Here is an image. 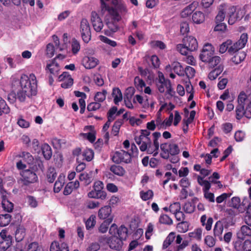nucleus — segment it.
Segmentation results:
<instances>
[{"mask_svg": "<svg viewBox=\"0 0 251 251\" xmlns=\"http://www.w3.org/2000/svg\"><path fill=\"white\" fill-rule=\"evenodd\" d=\"M30 78L31 79V84L26 85L27 82L25 79H24L23 81V87L17 92V99L20 102H24L26 97L30 98L37 94V81L35 75L31 74Z\"/></svg>", "mask_w": 251, "mask_h": 251, "instance_id": "nucleus-2", "label": "nucleus"}, {"mask_svg": "<svg viewBox=\"0 0 251 251\" xmlns=\"http://www.w3.org/2000/svg\"><path fill=\"white\" fill-rule=\"evenodd\" d=\"M80 31L83 41L88 43L91 38V32L88 21L86 19H82L80 22Z\"/></svg>", "mask_w": 251, "mask_h": 251, "instance_id": "nucleus-8", "label": "nucleus"}, {"mask_svg": "<svg viewBox=\"0 0 251 251\" xmlns=\"http://www.w3.org/2000/svg\"><path fill=\"white\" fill-rule=\"evenodd\" d=\"M111 220L109 221H104L99 227V231L101 233H106L108 229L110 224L112 223Z\"/></svg>", "mask_w": 251, "mask_h": 251, "instance_id": "nucleus-53", "label": "nucleus"}, {"mask_svg": "<svg viewBox=\"0 0 251 251\" xmlns=\"http://www.w3.org/2000/svg\"><path fill=\"white\" fill-rule=\"evenodd\" d=\"M202 229L197 228L194 232L189 233V236L190 238H194L198 240H201V239Z\"/></svg>", "mask_w": 251, "mask_h": 251, "instance_id": "nucleus-56", "label": "nucleus"}, {"mask_svg": "<svg viewBox=\"0 0 251 251\" xmlns=\"http://www.w3.org/2000/svg\"><path fill=\"white\" fill-rule=\"evenodd\" d=\"M119 238L122 241L126 240L128 236V229L124 225L121 226L117 230Z\"/></svg>", "mask_w": 251, "mask_h": 251, "instance_id": "nucleus-32", "label": "nucleus"}, {"mask_svg": "<svg viewBox=\"0 0 251 251\" xmlns=\"http://www.w3.org/2000/svg\"><path fill=\"white\" fill-rule=\"evenodd\" d=\"M195 204L193 201H188L184 204L183 209L186 213H192L195 209Z\"/></svg>", "mask_w": 251, "mask_h": 251, "instance_id": "nucleus-42", "label": "nucleus"}, {"mask_svg": "<svg viewBox=\"0 0 251 251\" xmlns=\"http://www.w3.org/2000/svg\"><path fill=\"white\" fill-rule=\"evenodd\" d=\"M20 157H22L28 164H33L34 158L29 152L23 151L20 155Z\"/></svg>", "mask_w": 251, "mask_h": 251, "instance_id": "nucleus-44", "label": "nucleus"}, {"mask_svg": "<svg viewBox=\"0 0 251 251\" xmlns=\"http://www.w3.org/2000/svg\"><path fill=\"white\" fill-rule=\"evenodd\" d=\"M245 112L244 104H238L236 108V118L240 120L244 116Z\"/></svg>", "mask_w": 251, "mask_h": 251, "instance_id": "nucleus-50", "label": "nucleus"}, {"mask_svg": "<svg viewBox=\"0 0 251 251\" xmlns=\"http://www.w3.org/2000/svg\"><path fill=\"white\" fill-rule=\"evenodd\" d=\"M175 238V233L171 232L167 237L163 244V249H165L174 241Z\"/></svg>", "mask_w": 251, "mask_h": 251, "instance_id": "nucleus-45", "label": "nucleus"}, {"mask_svg": "<svg viewBox=\"0 0 251 251\" xmlns=\"http://www.w3.org/2000/svg\"><path fill=\"white\" fill-rule=\"evenodd\" d=\"M223 230L224 227L222 223L220 221H217L215 225L213 232L215 237L220 241L223 239L222 234Z\"/></svg>", "mask_w": 251, "mask_h": 251, "instance_id": "nucleus-23", "label": "nucleus"}, {"mask_svg": "<svg viewBox=\"0 0 251 251\" xmlns=\"http://www.w3.org/2000/svg\"><path fill=\"white\" fill-rule=\"evenodd\" d=\"M100 14L105 16L111 15L113 17H118L119 16L117 10L106 4L104 0H100Z\"/></svg>", "mask_w": 251, "mask_h": 251, "instance_id": "nucleus-13", "label": "nucleus"}, {"mask_svg": "<svg viewBox=\"0 0 251 251\" xmlns=\"http://www.w3.org/2000/svg\"><path fill=\"white\" fill-rule=\"evenodd\" d=\"M59 79L60 80L63 81L61 86V87L64 89L71 87L74 83V80L72 77L65 72H64L62 75H59Z\"/></svg>", "mask_w": 251, "mask_h": 251, "instance_id": "nucleus-17", "label": "nucleus"}, {"mask_svg": "<svg viewBox=\"0 0 251 251\" xmlns=\"http://www.w3.org/2000/svg\"><path fill=\"white\" fill-rule=\"evenodd\" d=\"M12 244V237H8V239L0 242V251H6Z\"/></svg>", "mask_w": 251, "mask_h": 251, "instance_id": "nucleus-41", "label": "nucleus"}, {"mask_svg": "<svg viewBox=\"0 0 251 251\" xmlns=\"http://www.w3.org/2000/svg\"><path fill=\"white\" fill-rule=\"evenodd\" d=\"M151 132L147 129L141 130V134L139 137L136 136L134 138L136 143L139 146L140 150L142 151L147 150L149 153H153V156L157 155V132H154L153 136V145L149 136Z\"/></svg>", "mask_w": 251, "mask_h": 251, "instance_id": "nucleus-1", "label": "nucleus"}, {"mask_svg": "<svg viewBox=\"0 0 251 251\" xmlns=\"http://www.w3.org/2000/svg\"><path fill=\"white\" fill-rule=\"evenodd\" d=\"M63 179L59 177L57 180L56 181L54 185V191L55 193H58L62 188L64 185Z\"/></svg>", "mask_w": 251, "mask_h": 251, "instance_id": "nucleus-58", "label": "nucleus"}, {"mask_svg": "<svg viewBox=\"0 0 251 251\" xmlns=\"http://www.w3.org/2000/svg\"><path fill=\"white\" fill-rule=\"evenodd\" d=\"M140 196L141 198L143 201H147V200L151 199L153 197V194L152 191L150 190H149L146 192L141 191L140 192Z\"/></svg>", "mask_w": 251, "mask_h": 251, "instance_id": "nucleus-54", "label": "nucleus"}, {"mask_svg": "<svg viewBox=\"0 0 251 251\" xmlns=\"http://www.w3.org/2000/svg\"><path fill=\"white\" fill-rule=\"evenodd\" d=\"M47 68L49 69L50 74L57 75L59 71V66L55 60H52L50 64H48Z\"/></svg>", "mask_w": 251, "mask_h": 251, "instance_id": "nucleus-28", "label": "nucleus"}, {"mask_svg": "<svg viewBox=\"0 0 251 251\" xmlns=\"http://www.w3.org/2000/svg\"><path fill=\"white\" fill-rule=\"evenodd\" d=\"M50 251H69L67 244L65 242L59 244L57 241H53L50 246Z\"/></svg>", "mask_w": 251, "mask_h": 251, "instance_id": "nucleus-19", "label": "nucleus"}, {"mask_svg": "<svg viewBox=\"0 0 251 251\" xmlns=\"http://www.w3.org/2000/svg\"><path fill=\"white\" fill-rule=\"evenodd\" d=\"M99 219L104 221L111 222L114 219V215L112 214V208L110 205H106L100 208L98 213Z\"/></svg>", "mask_w": 251, "mask_h": 251, "instance_id": "nucleus-11", "label": "nucleus"}, {"mask_svg": "<svg viewBox=\"0 0 251 251\" xmlns=\"http://www.w3.org/2000/svg\"><path fill=\"white\" fill-rule=\"evenodd\" d=\"M107 243L110 249L116 251H120L123 245L122 240L116 236H112L109 237L108 239Z\"/></svg>", "mask_w": 251, "mask_h": 251, "instance_id": "nucleus-15", "label": "nucleus"}, {"mask_svg": "<svg viewBox=\"0 0 251 251\" xmlns=\"http://www.w3.org/2000/svg\"><path fill=\"white\" fill-rule=\"evenodd\" d=\"M132 155L128 151H126L121 150L119 151H116L113 156L112 160L116 164L124 163L128 164L131 162Z\"/></svg>", "mask_w": 251, "mask_h": 251, "instance_id": "nucleus-6", "label": "nucleus"}, {"mask_svg": "<svg viewBox=\"0 0 251 251\" xmlns=\"http://www.w3.org/2000/svg\"><path fill=\"white\" fill-rule=\"evenodd\" d=\"M91 21L94 30L96 32L100 31L103 26V24L101 19L96 11H92L91 12Z\"/></svg>", "mask_w": 251, "mask_h": 251, "instance_id": "nucleus-14", "label": "nucleus"}, {"mask_svg": "<svg viewBox=\"0 0 251 251\" xmlns=\"http://www.w3.org/2000/svg\"><path fill=\"white\" fill-rule=\"evenodd\" d=\"M89 130L91 132L86 133H81L83 137L86 138L91 143H93L96 140V131L93 126H87L84 127V130Z\"/></svg>", "mask_w": 251, "mask_h": 251, "instance_id": "nucleus-22", "label": "nucleus"}, {"mask_svg": "<svg viewBox=\"0 0 251 251\" xmlns=\"http://www.w3.org/2000/svg\"><path fill=\"white\" fill-rule=\"evenodd\" d=\"M82 156L84 159L87 161H91L94 156V152L93 150L86 149L82 152Z\"/></svg>", "mask_w": 251, "mask_h": 251, "instance_id": "nucleus-47", "label": "nucleus"}, {"mask_svg": "<svg viewBox=\"0 0 251 251\" xmlns=\"http://www.w3.org/2000/svg\"><path fill=\"white\" fill-rule=\"evenodd\" d=\"M134 84L136 88L140 91H142L143 88L146 85L144 80L141 79L139 76H136L135 77Z\"/></svg>", "mask_w": 251, "mask_h": 251, "instance_id": "nucleus-55", "label": "nucleus"}, {"mask_svg": "<svg viewBox=\"0 0 251 251\" xmlns=\"http://www.w3.org/2000/svg\"><path fill=\"white\" fill-rule=\"evenodd\" d=\"M27 202L30 207L35 208L38 205V201L35 198L31 196H28L26 197Z\"/></svg>", "mask_w": 251, "mask_h": 251, "instance_id": "nucleus-61", "label": "nucleus"}, {"mask_svg": "<svg viewBox=\"0 0 251 251\" xmlns=\"http://www.w3.org/2000/svg\"><path fill=\"white\" fill-rule=\"evenodd\" d=\"M21 177L20 180L24 185L29 186L36 183L38 180V177L35 172L30 170H25L20 173Z\"/></svg>", "mask_w": 251, "mask_h": 251, "instance_id": "nucleus-4", "label": "nucleus"}, {"mask_svg": "<svg viewBox=\"0 0 251 251\" xmlns=\"http://www.w3.org/2000/svg\"><path fill=\"white\" fill-rule=\"evenodd\" d=\"M248 35L247 33H243L241 35L239 40L236 42L232 44L228 50V52L230 54H233L238 51L240 50L243 49L246 45L248 41Z\"/></svg>", "mask_w": 251, "mask_h": 251, "instance_id": "nucleus-7", "label": "nucleus"}, {"mask_svg": "<svg viewBox=\"0 0 251 251\" xmlns=\"http://www.w3.org/2000/svg\"><path fill=\"white\" fill-rule=\"evenodd\" d=\"M159 222L161 224L166 225H172L173 223L172 220L167 215H162L160 216Z\"/></svg>", "mask_w": 251, "mask_h": 251, "instance_id": "nucleus-63", "label": "nucleus"}, {"mask_svg": "<svg viewBox=\"0 0 251 251\" xmlns=\"http://www.w3.org/2000/svg\"><path fill=\"white\" fill-rule=\"evenodd\" d=\"M41 150L45 159L47 160H50L52 156V150L49 144L47 143L42 144Z\"/></svg>", "mask_w": 251, "mask_h": 251, "instance_id": "nucleus-26", "label": "nucleus"}, {"mask_svg": "<svg viewBox=\"0 0 251 251\" xmlns=\"http://www.w3.org/2000/svg\"><path fill=\"white\" fill-rule=\"evenodd\" d=\"M225 18V11L223 6H221L219 11L216 17L215 20L217 24L223 21Z\"/></svg>", "mask_w": 251, "mask_h": 251, "instance_id": "nucleus-51", "label": "nucleus"}, {"mask_svg": "<svg viewBox=\"0 0 251 251\" xmlns=\"http://www.w3.org/2000/svg\"><path fill=\"white\" fill-rule=\"evenodd\" d=\"M24 79H25L27 82L26 85L31 84V79L30 78V74L29 76L25 74L22 75L20 80L15 77H12L11 78V87L13 90H14L19 88H23V81Z\"/></svg>", "mask_w": 251, "mask_h": 251, "instance_id": "nucleus-12", "label": "nucleus"}, {"mask_svg": "<svg viewBox=\"0 0 251 251\" xmlns=\"http://www.w3.org/2000/svg\"><path fill=\"white\" fill-rule=\"evenodd\" d=\"M107 91L105 90H103L102 92H97L95 96V100L98 102H101L103 101L106 99V95Z\"/></svg>", "mask_w": 251, "mask_h": 251, "instance_id": "nucleus-49", "label": "nucleus"}, {"mask_svg": "<svg viewBox=\"0 0 251 251\" xmlns=\"http://www.w3.org/2000/svg\"><path fill=\"white\" fill-rule=\"evenodd\" d=\"M192 19L194 23L199 24L204 21L205 16L202 12L197 11L193 14Z\"/></svg>", "mask_w": 251, "mask_h": 251, "instance_id": "nucleus-31", "label": "nucleus"}, {"mask_svg": "<svg viewBox=\"0 0 251 251\" xmlns=\"http://www.w3.org/2000/svg\"><path fill=\"white\" fill-rule=\"evenodd\" d=\"M158 90L160 93L165 92L166 95H169L167 97V99H170L175 94L172 88L170 80L166 79L163 73L160 72H158Z\"/></svg>", "mask_w": 251, "mask_h": 251, "instance_id": "nucleus-3", "label": "nucleus"}, {"mask_svg": "<svg viewBox=\"0 0 251 251\" xmlns=\"http://www.w3.org/2000/svg\"><path fill=\"white\" fill-rule=\"evenodd\" d=\"M198 5V3L197 2L194 1L183 10L181 12V16L184 17L189 15L196 8Z\"/></svg>", "mask_w": 251, "mask_h": 251, "instance_id": "nucleus-35", "label": "nucleus"}, {"mask_svg": "<svg viewBox=\"0 0 251 251\" xmlns=\"http://www.w3.org/2000/svg\"><path fill=\"white\" fill-rule=\"evenodd\" d=\"M207 217L205 215H202L201 218V222L203 226L205 225V229L209 231L211 229L213 220L212 218L209 217L206 221Z\"/></svg>", "mask_w": 251, "mask_h": 251, "instance_id": "nucleus-36", "label": "nucleus"}, {"mask_svg": "<svg viewBox=\"0 0 251 251\" xmlns=\"http://www.w3.org/2000/svg\"><path fill=\"white\" fill-rule=\"evenodd\" d=\"M99 60L93 56H85L83 57L82 63L86 69L94 68L99 64Z\"/></svg>", "mask_w": 251, "mask_h": 251, "instance_id": "nucleus-16", "label": "nucleus"}, {"mask_svg": "<svg viewBox=\"0 0 251 251\" xmlns=\"http://www.w3.org/2000/svg\"><path fill=\"white\" fill-rule=\"evenodd\" d=\"M96 224V217L94 215L90 216L85 222V226L86 229L87 230H90L93 228Z\"/></svg>", "mask_w": 251, "mask_h": 251, "instance_id": "nucleus-48", "label": "nucleus"}, {"mask_svg": "<svg viewBox=\"0 0 251 251\" xmlns=\"http://www.w3.org/2000/svg\"><path fill=\"white\" fill-rule=\"evenodd\" d=\"M25 235V228L23 226H19L17 227L15 232V238L17 241H22Z\"/></svg>", "mask_w": 251, "mask_h": 251, "instance_id": "nucleus-33", "label": "nucleus"}, {"mask_svg": "<svg viewBox=\"0 0 251 251\" xmlns=\"http://www.w3.org/2000/svg\"><path fill=\"white\" fill-rule=\"evenodd\" d=\"M72 52L74 54H76L80 49V45L75 38L72 39L71 43Z\"/></svg>", "mask_w": 251, "mask_h": 251, "instance_id": "nucleus-46", "label": "nucleus"}, {"mask_svg": "<svg viewBox=\"0 0 251 251\" xmlns=\"http://www.w3.org/2000/svg\"><path fill=\"white\" fill-rule=\"evenodd\" d=\"M88 197L90 198L104 200L106 198L107 194L103 189L92 190L88 193Z\"/></svg>", "mask_w": 251, "mask_h": 251, "instance_id": "nucleus-20", "label": "nucleus"}, {"mask_svg": "<svg viewBox=\"0 0 251 251\" xmlns=\"http://www.w3.org/2000/svg\"><path fill=\"white\" fill-rule=\"evenodd\" d=\"M109 170L115 175L119 176H123L126 173V170L122 166L119 165H112Z\"/></svg>", "mask_w": 251, "mask_h": 251, "instance_id": "nucleus-25", "label": "nucleus"}, {"mask_svg": "<svg viewBox=\"0 0 251 251\" xmlns=\"http://www.w3.org/2000/svg\"><path fill=\"white\" fill-rule=\"evenodd\" d=\"M121 17H113L109 21H106V25L108 27V30H104V33L107 36L111 35V34L116 32L119 29V25L118 24V22L120 20Z\"/></svg>", "mask_w": 251, "mask_h": 251, "instance_id": "nucleus-10", "label": "nucleus"}, {"mask_svg": "<svg viewBox=\"0 0 251 251\" xmlns=\"http://www.w3.org/2000/svg\"><path fill=\"white\" fill-rule=\"evenodd\" d=\"M11 220V216L9 214L0 215V227L9 225Z\"/></svg>", "mask_w": 251, "mask_h": 251, "instance_id": "nucleus-38", "label": "nucleus"}, {"mask_svg": "<svg viewBox=\"0 0 251 251\" xmlns=\"http://www.w3.org/2000/svg\"><path fill=\"white\" fill-rule=\"evenodd\" d=\"M183 43L190 51H193L197 50L198 42L197 40L192 36L187 37L183 39Z\"/></svg>", "mask_w": 251, "mask_h": 251, "instance_id": "nucleus-18", "label": "nucleus"}, {"mask_svg": "<svg viewBox=\"0 0 251 251\" xmlns=\"http://www.w3.org/2000/svg\"><path fill=\"white\" fill-rule=\"evenodd\" d=\"M112 3L115 5L116 9L121 13H126L127 12V9L125 3H124L122 0L119 1L116 0H112Z\"/></svg>", "mask_w": 251, "mask_h": 251, "instance_id": "nucleus-30", "label": "nucleus"}, {"mask_svg": "<svg viewBox=\"0 0 251 251\" xmlns=\"http://www.w3.org/2000/svg\"><path fill=\"white\" fill-rule=\"evenodd\" d=\"M221 61V58L220 57L218 56H213L211 58L210 60L208 61L207 63L210 67L214 68L218 64H219Z\"/></svg>", "mask_w": 251, "mask_h": 251, "instance_id": "nucleus-57", "label": "nucleus"}, {"mask_svg": "<svg viewBox=\"0 0 251 251\" xmlns=\"http://www.w3.org/2000/svg\"><path fill=\"white\" fill-rule=\"evenodd\" d=\"M112 95L114 98V102L115 104H118L123 99L122 92L119 88L116 87L113 89Z\"/></svg>", "mask_w": 251, "mask_h": 251, "instance_id": "nucleus-29", "label": "nucleus"}, {"mask_svg": "<svg viewBox=\"0 0 251 251\" xmlns=\"http://www.w3.org/2000/svg\"><path fill=\"white\" fill-rule=\"evenodd\" d=\"M9 112V107L7 105L5 101L0 97V115L3 114H8Z\"/></svg>", "mask_w": 251, "mask_h": 251, "instance_id": "nucleus-43", "label": "nucleus"}, {"mask_svg": "<svg viewBox=\"0 0 251 251\" xmlns=\"http://www.w3.org/2000/svg\"><path fill=\"white\" fill-rule=\"evenodd\" d=\"M145 60L148 62L149 65L151 67L153 68H157V56L155 55L150 56V55H146L145 57Z\"/></svg>", "mask_w": 251, "mask_h": 251, "instance_id": "nucleus-40", "label": "nucleus"}, {"mask_svg": "<svg viewBox=\"0 0 251 251\" xmlns=\"http://www.w3.org/2000/svg\"><path fill=\"white\" fill-rule=\"evenodd\" d=\"M237 238L244 240L246 237L251 236V228L246 225L242 226L240 230L237 233Z\"/></svg>", "mask_w": 251, "mask_h": 251, "instance_id": "nucleus-21", "label": "nucleus"}, {"mask_svg": "<svg viewBox=\"0 0 251 251\" xmlns=\"http://www.w3.org/2000/svg\"><path fill=\"white\" fill-rule=\"evenodd\" d=\"M162 152L161 156L164 159H168L170 155H177L179 152L178 146L175 144H163L160 145Z\"/></svg>", "mask_w": 251, "mask_h": 251, "instance_id": "nucleus-5", "label": "nucleus"}, {"mask_svg": "<svg viewBox=\"0 0 251 251\" xmlns=\"http://www.w3.org/2000/svg\"><path fill=\"white\" fill-rule=\"evenodd\" d=\"M214 52V49L212 45L208 43L206 44L203 46L200 54V58L202 62L207 63L213 56Z\"/></svg>", "mask_w": 251, "mask_h": 251, "instance_id": "nucleus-9", "label": "nucleus"}, {"mask_svg": "<svg viewBox=\"0 0 251 251\" xmlns=\"http://www.w3.org/2000/svg\"><path fill=\"white\" fill-rule=\"evenodd\" d=\"M232 57L231 60L235 64H238L243 61L246 57V54L244 51L237 52Z\"/></svg>", "mask_w": 251, "mask_h": 251, "instance_id": "nucleus-34", "label": "nucleus"}, {"mask_svg": "<svg viewBox=\"0 0 251 251\" xmlns=\"http://www.w3.org/2000/svg\"><path fill=\"white\" fill-rule=\"evenodd\" d=\"M135 92V90L133 87H128L126 91L124 98L127 100H131Z\"/></svg>", "mask_w": 251, "mask_h": 251, "instance_id": "nucleus-59", "label": "nucleus"}, {"mask_svg": "<svg viewBox=\"0 0 251 251\" xmlns=\"http://www.w3.org/2000/svg\"><path fill=\"white\" fill-rule=\"evenodd\" d=\"M242 249L243 251H251V239L246 240L243 243H241Z\"/></svg>", "mask_w": 251, "mask_h": 251, "instance_id": "nucleus-64", "label": "nucleus"}, {"mask_svg": "<svg viewBox=\"0 0 251 251\" xmlns=\"http://www.w3.org/2000/svg\"><path fill=\"white\" fill-rule=\"evenodd\" d=\"M6 197V196L5 195L2 196V207L5 211L11 212L13 209L14 204L13 203L7 200Z\"/></svg>", "mask_w": 251, "mask_h": 251, "instance_id": "nucleus-27", "label": "nucleus"}, {"mask_svg": "<svg viewBox=\"0 0 251 251\" xmlns=\"http://www.w3.org/2000/svg\"><path fill=\"white\" fill-rule=\"evenodd\" d=\"M232 44V41L231 40H227L226 42L223 43L219 48V52L221 53H225L226 50L228 51L229 46Z\"/></svg>", "mask_w": 251, "mask_h": 251, "instance_id": "nucleus-52", "label": "nucleus"}, {"mask_svg": "<svg viewBox=\"0 0 251 251\" xmlns=\"http://www.w3.org/2000/svg\"><path fill=\"white\" fill-rule=\"evenodd\" d=\"M172 70L177 75L180 76L184 75V71L182 67L178 62H174L172 63Z\"/></svg>", "mask_w": 251, "mask_h": 251, "instance_id": "nucleus-39", "label": "nucleus"}, {"mask_svg": "<svg viewBox=\"0 0 251 251\" xmlns=\"http://www.w3.org/2000/svg\"><path fill=\"white\" fill-rule=\"evenodd\" d=\"M236 6H229L227 9V15L228 16V23L229 25L234 24L237 20L235 14Z\"/></svg>", "mask_w": 251, "mask_h": 251, "instance_id": "nucleus-24", "label": "nucleus"}, {"mask_svg": "<svg viewBox=\"0 0 251 251\" xmlns=\"http://www.w3.org/2000/svg\"><path fill=\"white\" fill-rule=\"evenodd\" d=\"M41 247L38 242H34L30 243L27 247V251H41Z\"/></svg>", "mask_w": 251, "mask_h": 251, "instance_id": "nucleus-60", "label": "nucleus"}, {"mask_svg": "<svg viewBox=\"0 0 251 251\" xmlns=\"http://www.w3.org/2000/svg\"><path fill=\"white\" fill-rule=\"evenodd\" d=\"M197 179L198 183L203 187L202 189L203 193L209 191L211 187L210 183L207 180H204L203 177L201 176H198Z\"/></svg>", "mask_w": 251, "mask_h": 251, "instance_id": "nucleus-37", "label": "nucleus"}, {"mask_svg": "<svg viewBox=\"0 0 251 251\" xmlns=\"http://www.w3.org/2000/svg\"><path fill=\"white\" fill-rule=\"evenodd\" d=\"M101 104L98 102H91L88 104L87 109L89 111H96L100 108Z\"/></svg>", "mask_w": 251, "mask_h": 251, "instance_id": "nucleus-62", "label": "nucleus"}]
</instances>
